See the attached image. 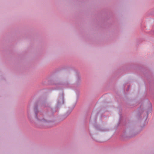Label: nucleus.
<instances>
[{
    "instance_id": "obj_1",
    "label": "nucleus",
    "mask_w": 154,
    "mask_h": 154,
    "mask_svg": "<svg viewBox=\"0 0 154 154\" xmlns=\"http://www.w3.org/2000/svg\"><path fill=\"white\" fill-rule=\"evenodd\" d=\"M62 102H63L62 103H63L64 100H63V95L62 96Z\"/></svg>"
}]
</instances>
